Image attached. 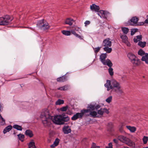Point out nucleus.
I'll return each instance as SVG.
<instances>
[{
	"instance_id": "obj_1",
	"label": "nucleus",
	"mask_w": 148,
	"mask_h": 148,
	"mask_svg": "<svg viewBox=\"0 0 148 148\" xmlns=\"http://www.w3.org/2000/svg\"><path fill=\"white\" fill-rule=\"evenodd\" d=\"M104 86L107 91L111 90L112 91L121 94L123 92L120 83L115 80H107Z\"/></svg>"
},
{
	"instance_id": "obj_2",
	"label": "nucleus",
	"mask_w": 148,
	"mask_h": 148,
	"mask_svg": "<svg viewBox=\"0 0 148 148\" xmlns=\"http://www.w3.org/2000/svg\"><path fill=\"white\" fill-rule=\"evenodd\" d=\"M40 117L41 118L42 123L45 127H48L50 125L52 116L50 115L48 110H42Z\"/></svg>"
},
{
	"instance_id": "obj_3",
	"label": "nucleus",
	"mask_w": 148,
	"mask_h": 148,
	"mask_svg": "<svg viewBox=\"0 0 148 148\" xmlns=\"http://www.w3.org/2000/svg\"><path fill=\"white\" fill-rule=\"evenodd\" d=\"M63 114L55 116L52 120L53 123L58 125H62L64 123V122H67L69 120V118L68 116H64Z\"/></svg>"
},
{
	"instance_id": "obj_4",
	"label": "nucleus",
	"mask_w": 148,
	"mask_h": 148,
	"mask_svg": "<svg viewBox=\"0 0 148 148\" xmlns=\"http://www.w3.org/2000/svg\"><path fill=\"white\" fill-rule=\"evenodd\" d=\"M117 138L121 142L129 146L135 147V144L128 137L123 135H119L118 136Z\"/></svg>"
},
{
	"instance_id": "obj_5",
	"label": "nucleus",
	"mask_w": 148,
	"mask_h": 148,
	"mask_svg": "<svg viewBox=\"0 0 148 148\" xmlns=\"http://www.w3.org/2000/svg\"><path fill=\"white\" fill-rule=\"evenodd\" d=\"M37 26L44 30L48 29L50 28L48 23L44 19L38 21L37 23Z\"/></svg>"
},
{
	"instance_id": "obj_6",
	"label": "nucleus",
	"mask_w": 148,
	"mask_h": 148,
	"mask_svg": "<svg viewBox=\"0 0 148 148\" xmlns=\"http://www.w3.org/2000/svg\"><path fill=\"white\" fill-rule=\"evenodd\" d=\"M107 55L106 53H102L100 56V59L101 62L104 65H107L109 67H111L112 64L111 61L108 59L105 60Z\"/></svg>"
},
{
	"instance_id": "obj_7",
	"label": "nucleus",
	"mask_w": 148,
	"mask_h": 148,
	"mask_svg": "<svg viewBox=\"0 0 148 148\" xmlns=\"http://www.w3.org/2000/svg\"><path fill=\"white\" fill-rule=\"evenodd\" d=\"M0 19L3 25H7L13 20V18L8 15H6L3 17H0Z\"/></svg>"
},
{
	"instance_id": "obj_8",
	"label": "nucleus",
	"mask_w": 148,
	"mask_h": 148,
	"mask_svg": "<svg viewBox=\"0 0 148 148\" xmlns=\"http://www.w3.org/2000/svg\"><path fill=\"white\" fill-rule=\"evenodd\" d=\"M98 15L101 18H104L107 19L108 15H110V13L107 11L101 10L97 12Z\"/></svg>"
},
{
	"instance_id": "obj_9",
	"label": "nucleus",
	"mask_w": 148,
	"mask_h": 148,
	"mask_svg": "<svg viewBox=\"0 0 148 148\" xmlns=\"http://www.w3.org/2000/svg\"><path fill=\"white\" fill-rule=\"evenodd\" d=\"M138 18L136 17H132L128 21V25H136L138 21Z\"/></svg>"
},
{
	"instance_id": "obj_10",
	"label": "nucleus",
	"mask_w": 148,
	"mask_h": 148,
	"mask_svg": "<svg viewBox=\"0 0 148 148\" xmlns=\"http://www.w3.org/2000/svg\"><path fill=\"white\" fill-rule=\"evenodd\" d=\"M84 113L82 111V110L81 111L80 113H77L75 114H74L73 116L71 118V119L75 121L78 118H80L82 117Z\"/></svg>"
},
{
	"instance_id": "obj_11",
	"label": "nucleus",
	"mask_w": 148,
	"mask_h": 148,
	"mask_svg": "<svg viewBox=\"0 0 148 148\" xmlns=\"http://www.w3.org/2000/svg\"><path fill=\"white\" fill-rule=\"evenodd\" d=\"M95 110L94 105L90 104L88 105L87 109L83 110L82 111L84 113L93 111Z\"/></svg>"
},
{
	"instance_id": "obj_12",
	"label": "nucleus",
	"mask_w": 148,
	"mask_h": 148,
	"mask_svg": "<svg viewBox=\"0 0 148 148\" xmlns=\"http://www.w3.org/2000/svg\"><path fill=\"white\" fill-rule=\"evenodd\" d=\"M112 43L109 38H107L103 41V45L104 47H110Z\"/></svg>"
},
{
	"instance_id": "obj_13",
	"label": "nucleus",
	"mask_w": 148,
	"mask_h": 148,
	"mask_svg": "<svg viewBox=\"0 0 148 148\" xmlns=\"http://www.w3.org/2000/svg\"><path fill=\"white\" fill-rule=\"evenodd\" d=\"M104 113L108 114L109 113V112L108 110L106 108H101L99 110L97 111V114L101 116H102Z\"/></svg>"
},
{
	"instance_id": "obj_14",
	"label": "nucleus",
	"mask_w": 148,
	"mask_h": 148,
	"mask_svg": "<svg viewBox=\"0 0 148 148\" xmlns=\"http://www.w3.org/2000/svg\"><path fill=\"white\" fill-rule=\"evenodd\" d=\"M120 37L123 42L125 43L128 46H130V44L128 41V38L126 35H121L120 36Z\"/></svg>"
},
{
	"instance_id": "obj_15",
	"label": "nucleus",
	"mask_w": 148,
	"mask_h": 148,
	"mask_svg": "<svg viewBox=\"0 0 148 148\" xmlns=\"http://www.w3.org/2000/svg\"><path fill=\"white\" fill-rule=\"evenodd\" d=\"M134 66H137L140 65V60L137 57L131 62Z\"/></svg>"
},
{
	"instance_id": "obj_16",
	"label": "nucleus",
	"mask_w": 148,
	"mask_h": 148,
	"mask_svg": "<svg viewBox=\"0 0 148 148\" xmlns=\"http://www.w3.org/2000/svg\"><path fill=\"white\" fill-rule=\"evenodd\" d=\"M90 9L92 11L98 12L100 10L99 6L95 4H93L90 6Z\"/></svg>"
},
{
	"instance_id": "obj_17",
	"label": "nucleus",
	"mask_w": 148,
	"mask_h": 148,
	"mask_svg": "<svg viewBox=\"0 0 148 148\" xmlns=\"http://www.w3.org/2000/svg\"><path fill=\"white\" fill-rule=\"evenodd\" d=\"M89 112L90 113L89 114H86V115L88 116L93 117V118L99 117V115L97 114V112L95 111H91Z\"/></svg>"
},
{
	"instance_id": "obj_18",
	"label": "nucleus",
	"mask_w": 148,
	"mask_h": 148,
	"mask_svg": "<svg viewBox=\"0 0 148 148\" xmlns=\"http://www.w3.org/2000/svg\"><path fill=\"white\" fill-rule=\"evenodd\" d=\"M63 131L64 134H66L70 133L71 130L68 126H66L63 127Z\"/></svg>"
},
{
	"instance_id": "obj_19",
	"label": "nucleus",
	"mask_w": 148,
	"mask_h": 148,
	"mask_svg": "<svg viewBox=\"0 0 148 148\" xmlns=\"http://www.w3.org/2000/svg\"><path fill=\"white\" fill-rule=\"evenodd\" d=\"M67 80V78L66 75H64L61 77L58 78L57 79V81L59 82H65Z\"/></svg>"
},
{
	"instance_id": "obj_20",
	"label": "nucleus",
	"mask_w": 148,
	"mask_h": 148,
	"mask_svg": "<svg viewBox=\"0 0 148 148\" xmlns=\"http://www.w3.org/2000/svg\"><path fill=\"white\" fill-rule=\"evenodd\" d=\"M74 22V20L71 18H68L66 19L65 21V24H68L69 25H71Z\"/></svg>"
},
{
	"instance_id": "obj_21",
	"label": "nucleus",
	"mask_w": 148,
	"mask_h": 148,
	"mask_svg": "<svg viewBox=\"0 0 148 148\" xmlns=\"http://www.w3.org/2000/svg\"><path fill=\"white\" fill-rule=\"evenodd\" d=\"M141 60L142 61H145L146 64H148V53H146L145 55L142 56Z\"/></svg>"
},
{
	"instance_id": "obj_22",
	"label": "nucleus",
	"mask_w": 148,
	"mask_h": 148,
	"mask_svg": "<svg viewBox=\"0 0 148 148\" xmlns=\"http://www.w3.org/2000/svg\"><path fill=\"white\" fill-rule=\"evenodd\" d=\"M71 33L74 35L76 37H77L79 38L80 40H83V36H80L78 34H77L74 30H71Z\"/></svg>"
},
{
	"instance_id": "obj_23",
	"label": "nucleus",
	"mask_w": 148,
	"mask_h": 148,
	"mask_svg": "<svg viewBox=\"0 0 148 148\" xmlns=\"http://www.w3.org/2000/svg\"><path fill=\"white\" fill-rule=\"evenodd\" d=\"M126 127L131 132L134 133L136 130V128L134 126H126Z\"/></svg>"
},
{
	"instance_id": "obj_24",
	"label": "nucleus",
	"mask_w": 148,
	"mask_h": 148,
	"mask_svg": "<svg viewBox=\"0 0 148 148\" xmlns=\"http://www.w3.org/2000/svg\"><path fill=\"white\" fill-rule=\"evenodd\" d=\"M127 57L130 60L131 62L136 57L132 53H129L127 54Z\"/></svg>"
},
{
	"instance_id": "obj_25",
	"label": "nucleus",
	"mask_w": 148,
	"mask_h": 148,
	"mask_svg": "<svg viewBox=\"0 0 148 148\" xmlns=\"http://www.w3.org/2000/svg\"><path fill=\"white\" fill-rule=\"evenodd\" d=\"M142 37L141 35H138L135 37L133 39L134 42L137 43L138 41H140L142 40Z\"/></svg>"
},
{
	"instance_id": "obj_26",
	"label": "nucleus",
	"mask_w": 148,
	"mask_h": 148,
	"mask_svg": "<svg viewBox=\"0 0 148 148\" xmlns=\"http://www.w3.org/2000/svg\"><path fill=\"white\" fill-rule=\"evenodd\" d=\"M25 134L30 137H32L33 136L32 132L30 130H27L25 132Z\"/></svg>"
},
{
	"instance_id": "obj_27",
	"label": "nucleus",
	"mask_w": 148,
	"mask_h": 148,
	"mask_svg": "<svg viewBox=\"0 0 148 148\" xmlns=\"http://www.w3.org/2000/svg\"><path fill=\"white\" fill-rule=\"evenodd\" d=\"M59 142V139L58 138H56L53 143V144L50 146L51 148H54L58 145Z\"/></svg>"
},
{
	"instance_id": "obj_28",
	"label": "nucleus",
	"mask_w": 148,
	"mask_h": 148,
	"mask_svg": "<svg viewBox=\"0 0 148 148\" xmlns=\"http://www.w3.org/2000/svg\"><path fill=\"white\" fill-rule=\"evenodd\" d=\"M69 88V86L67 85H65L64 86L60 87L58 88V90H68Z\"/></svg>"
},
{
	"instance_id": "obj_29",
	"label": "nucleus",
	"mask_w": 148,
	"mask_h": 148,
	"mask_svg": "<svg viewBox=\"0 0 148 148\" xmlns=\"http://www.w3.org/2000/svg\"><path fill=\"white\" fill-rule=\"evenodd\" d=\"M12 127L11 125H8L6 127L4 130L3 132L4 134L9 132L12 129Z\"/></svg>"
},
{
	"instance_id": "obj_30",
	"label": "nucleus",
	"mask_w": 148,
	"mask_h": 148,
	"mask_svg": "<svg viewBox=\"0 0 148 148\" xmlns=\"http://www.w3.org/2000/svg\"><path fill=\"white\" fill-rule=\"evenodd\" d=\"M108 130L110 132H112L113 130V125L111 123H109L108 126Z\"/></svg>"
},
{
	"instance_id": "obj_31",
	"label": "nucleus",
	"mask_w": 148,
	"mask_h": 148,
	"mask_svg": "<svg viewBox=\"0 0 148 148\" xmlns=\"http://www.w3.org/2000/svg\"><path fill=\"white\" fill-rule=\"evenodd\" d=\"M18 139L21 142L24 141L25 136L24 135L22 134H19L17 135Z\"/></svg>"
},
{
	"instance_id": "obj_32",
	"label": "nucleus",
	"mask_w": 148,
	"mask_h": 148,
	"mask_svg": "<svg viewBox=\"0 0 148 148\" xmlns=\"http://www.w3.org/2000/svg\"><path fill=\"white\" fill-rule=\"evenodd\" d=\"M62 32L64 35L66 36H70L71 35V31L62 30Z\"/></svg>"
},
{
	"instance_id": "obj_33",
	"label": "nucleus",
	"mask_w": 148,
	"mask_h": 148,
	"mask_svg": "<svg viewBox=\"0 0 148 148\" xmlns=\"http://www.w3.org/2000/svg\"><path fill=\"white\" fill-rule=\"evenodd\" d=\"M13 128L18 130L21 131L22 130V128L21 126L18 125H13Z\"/></svg>"
},
{
	"instance_id": "obj_34",
	"label": "nucleus",
	"mask_w": 148,
	"mask_h": 148,
	"mask_svg": "<svg viewBox=\"0 0 148 148\" xmlns=\"http://www.w3.org/2000/svg\"><path fill=\"white\" fill-rule=\"evenodd\" d=\"M146 44V42L139 41L138 43V45L141 47L143 48L145 46Z\"/></svg>"
},
{
	"instance_id": "obj_35",
	"label": "nucleus",
	"mask_w": 148,
	"mask_h": 148,
	"mask_svg": "<svg viewBox=\"0 0 148 148\" xmlns=\"http://www.w3.org/2000/svg\"><path fill=\"white\" fill-rule=\"evenodd\" d=\"M110 47H104L103 48L104 50L108 53H110L112 51V49L111 48H110Z\"/></svg>"
},
{
	"instance_id": "obj_36",
	"label": "nucleus",
	"mask_w": 148,
	"mask_h": 148,
	"mask_svg": "<svg viewBox=\"0 0 148 148\" xmlns=\"http://www.w3.org/2000/svg\"><path fill=\"white\" fill-rule=\"evenodd\" d=\"M121 29L123 33L125 34H127L129 30L128 28L126 27H122Z\"/></svg>"
},
{
	"instance_id": "obj_37",
	"label": "nucleus",
	"mask_w": 148,
	"mask_h": 148,
	"mask_svg": "<svg viewBox=\"0 0 148 148\" xmlns=\"http://www.w3.org/2000/svg\"><path fill=\"white\" fill-rule=\"evenodd\" d=\"M138 55L142 56L145 55L146 53L145 51L141 49L138 51Z\"/></svg>"
},
{
	"instance_id": "obj_38",
	"label": "nucleus",
	"mask_w": 148,
	"mask_h": 148,
	"mask_svg": "<svg viewBox=\"0 0 148 148\" xmlns=\"http://www.w3.org/2000/svg\"><path fill=\"white\" fill-rule=\"evenodd\" d=\"M29 148H36L35 143L33 142H30L28 145Z\"/></svg>"
},
{
	"instance_id": "obj_39",
	"label": "nucleus",
	"mask_w": 148,
	"mask_h": 148,
	"mask_svg": "<svg viewBox=\"0 0 148 148\" xmlns=\"http://www.w3.org/2000/svg\"><path fill=\"white\" fill-rule=\"evenodd\" d=\"M64 103V101L63 100L58 99L56 102V105H60Z\"/></svg>"
},
{
	"instance_id": "obj_40",
	"label": "nucleus",
	"mask_w": 148,
	"mask_h": 148,
	"mask_svg": "<svg viewBox=\"0 0 148 148\" xmlns=\"http://www.w3.org/2000/svg\"><path fill=\"white\" fill-rule=\"evenodd\" d=\"M68 108V106H65L63 107L60 108V110L61 111H66L67 110Z\"/></svg>"
},
{
	"instance_id": "obj_41",
	"label": "nucleus",
	"mask_w": 148,
	"mask_h": 148,
	"mask_svg": "<svg viewBox=\"0 0 148 148\" xmlns=\"http://www.w3.org/2000/svg\"><path fill=\"white\" fill-rule=\"evenodd\" d=\"M138 31V29L136 28L132 29L131 30V35L132 36L134 35Z\"/></svg>"
},
{
	"instance_id": "obj_42",
	"label": "nucleus",
	"mask_w": 148,
	"mask_h": 148,
	"mask_svg": "<svg viewBox=\"0 0 148 148\" xmlns=\"http://www.w3.org/2000/svg\"><path fill=\"white\" fill-rule=\"evenodd\" d=\"M108 72L110 75L111 76L113 75L114 72H113V69L111 67H109V68L108 69Z\"/></svg>"
},
{
	"instance_id": "obj_43",
	"label": "nucleus",
	"mask_w": 148,
	"mask_h": 148,
	"mask_svg": "<svg viewBox=\"0 0 148 148\" xmlns=\"http://www.w3.org/2000/svg\"><path fill=\"white\" fill-rule=\"evenodd\" d=\"M5 124V120L2 117L0 118V124L2 125H4Z\"/></svg>"
},
{
	"instance_id": "obj_44",
	"label": "nucleus",
	"mask_w": 148,
	"mask_h": 148,
	"mask_svg": "<svg viewBox=\"0 0 148 148\" xmlns=\"http://www.w3.org/2000/svg\"><path fill=\"white\" fill-rule=\"evenodd\" d=\"M143 140L144 144H146L148 140V137L147 136H144L143 138Z\"/></svg>"
},
{
	"instance_id": "obj_45",
	"label": "nucleus",
	"mask_w": 148,
	"mask_h": 148,
	"mask_svg": "<svg viewBox=\"0 0 148 148\" xmlns=\"http://www.w3.org/2000/svg\"><path fill=\"white\" fill-rule=\"evenodd\" d=\"M91 148H100V147L99 146L97 145L95 143H93L91 145Z\"/></svg>"
},
{
	"instance_id": "obj_46",
	"label": "nucleus",
	"mask_w": 148,
	"mask_h": 148,
	"mask_svg": "<svg viewBox=\"0 0 148 148\" xmlns=\"http://www.w3.org/2000/svg\"><path fill=\"white\" fill-rule=\"evenodd\" d=\"M101 48V47H98L95 48L93 47V49L94 50L96 54L100 51Z\"/></svg>"
},
{
	"instance_id": "obj_47",
	"label": "nucleus",
	"mask_w": 148,
	"mask_h": 148,
	"mask_svg": "<svg viewBox=\"0 0 148 148\" xmlns=\"http://www.w3.org/2000/svg\"><path fill=\"white\" fill-rule=\"evenodd\" d=\"M112 99V96H109L107 99H106V102L109 103L111 101Z\"/></svg>"
},
{
	"instance_id": "obj_48",
	"label": "nucleus",
	"mask_w": 148,
	"mask_h": 148,
	"mask_svg": "<svg viewBox=\"0 0 148 148\" xmlns=\"http://www.w3.org/2000/svg\"><path fill=\"white\" fill-rule=\"evenodd\" d=\"M72 30H74L75 31H79V30L80 31H82L81 28L80 27H79L77 26H75V27L74 29H72Z\"/></svg>"
},
{
	"instance_id": "obj_49",
	"label": "nucleus",
	"mask_w": 148,
	"mask_h": 148,
	"mask_svg": "<svg viewBox=\"0 0 148 148\" xmlns=\"http://www.w3.org/2000/svg\"><path fill=\"white\" fill-rule=\"evenodd\" d=\"M90 23V21H86L84 22L85 26L87 27L88 25H89Z\"/></svg>"
},
{
	"instance_id": "obj_50",
	"label": "nucleus",
	"mask_w": 148,
	"mask_h": 148,
	"mask_svg": "<svg viewBox=\"0 0 148 148\" xmlns=\"http://www.w3.org/2000/svg\"><path fill=\"white\" fill-rule=\"evenodd\" d=\"M106 148H112V143H109L108 144V146L106 147Z\"/></svg>"
},
{
	"instance_id": "obj_51",
	"label": "nucleus",
	"mask_w": 148,
	"mask_h": 148,
	"mask_svg": "<svg viewBox=\"0 0 148 148\" xmlns=\"http://www.w3.org/2000/svg\"><path fill=\"white\" fill-rule=\"evenodd\" d=\"M95 110H97L100 107V106L99 104L94 105Z\"/></svg>"
},
{
	"instance_id": "obj_52",
	"label": "nucleus",
	"mask_w": 148,
	"mask_h": 148,
	"mask_svg": "<svg viewBox=\"0 0 148 148\" xmlns=\"http://www.w3.org/2000/svg\"><path fill=\"white\" fill-rule=\"evenodd\" d=\"M147 18L145 21V23L148 24V15L147 16Z\"/></svg>"
},
{
	"instance_id": "obj_53",
	"label": "nucleus",
	"mask_w": 148,
	"mask_h": 148,
	"mask_svg": "<svg viewBox=\"0 0 148 148\" xmlns=\"http://www.w3.org/2000/svg\"><path fill=\"white\" fill-rule=\"evenodd\" d=\"M71 112L69 110H68L66 112L67 114L70 115H71Z\"/></svg>"
},
{
	"instance_id": "obj_54",
	"label": "nucleus",
	"mask_w": 148,
	"mask_h": 148,
	"mask_svg": "<svg viewBox=\"0 0 148 148\" xmlns=\"http://www.w3.org/2000/svg\"><path fill=\"white\" fill-rule=\"evenodd\" d=\"M113 141L114 143H116V144L118 143V140L116 139H114L113 140Z\"/></svg>"
},
{
	"instance_id": "obj_55",
	"label": "nucleus",
	"mask_w": 148,
	"mask_h": 148,
	"mask_svg": "<svg viewBox=\"0 0 148 148\" xmlns=\"http://www.w3.org/2000/svg\"><path fill=\"white\" fill-rule=\"evenodd\" d=\"M119 131L121 132H123V130L122 127H121L119 128Z\"/></svg>"
},
{
	"instance_id": "obj_56",
	"label": "nucleus",
	"mask_w": 148,
	"mask_h": 148,
	"mask_svg": "<svg viewBox=\"0 0 148 148\" xmlns=\"http://www.w3.org/2000/svg\"><path fill=\"white\" fill-rule=\"evenodd\" d=\"M145 21L144 22H141L140 23V25H143L145 23Z\"/></svg>"
},
{
	"instance_id": "obj_57",
	"label": "nucleus",
	"mask_w": 148,
	"mask_h": 148,
	"mask_svg": "<svg viewBox=\"0 0 148 148\" xmlns=\"http://www.w3.org/2000/svg\"><path fill=\"white\" fill-rule=\"evenodd\" d=\"M123 148H129L127 147H124Z\"/></svg>"
},
{
	"instance_id": "obj_58",
	"label": "nucleus",
	"mask_w": 148,
	"mask_h": 148,
	"mask_svg": "<svg viewBox=\"0 0 148 148\" xmlns=\"http://www.w3.org/2000/svg\"><path fill=\"white\" fill-rule=\"evenodd\" d=\"M147 44H148V42L147 43Z\"/></svg>"
}]
</instances>
